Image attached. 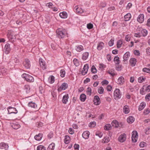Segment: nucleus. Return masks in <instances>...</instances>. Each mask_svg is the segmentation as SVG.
I'll return each instance as SVG.
<instances>
[{
    "label": "nucleus",
    "mask_w": 150,
    "mask_h": 150,
    "mask_svg": "<svg viewBox=\"0 0 150 150\" xmlns=\"http://www.w3.org/2000/svg\"><path fill=\"white\" fill-rule=\"evenodd\" d=\"M7 37L9 40L12 42L14 41L16 39L15 33L11 30L8 31Z\"/></svg>",
    "instance_id": "obj_1"
},
{
    "label": "nucleus",
    "mask_w": 150,
    "mask_h": 150,
    "mask_svg": "<svg viewBox=\"0 0 150 150\" xmlns=\"http://www.w3.org/2000/svg\"><path fill=\"white\" fill-rule=\"evenodd\" d=\"M56 33L58 37L59 38H63L66 35V32L64 30L58 29L57 30Z\"/></svg>",
    "instance_id": "obj_2"
},
{
    "label": "nucleus",
    "mask_w": 150,
    "mask_h": 150,
    "mask_svg": "<svg viewBox=\"0 0 150 150\" xmlns=\"http://www.w3.org/2000/svg\"><path fill=\"white\" fill-rule=\"evenodd\" d=\"M121 97V93L119 89H116L114 93V97L116 100H118L120 99Z\"/></svg>",
    "instance_id": "obj_3"
},
{
    "label": "nucleus",
    "mask_w": 150,
    "mask_h": 150,
    "mask_svg": "<svg viewBox=\"0 0 150 150\" xmlns=\"http://www.w3.org/2000/svg\"><path fill=\"white\" fill-rule=\"evenodd\" d=\"M22 77L25 79L26 81L29 82H33L34 81V79L32 76L28 74H27L25 73L23 74L22 75Z\"/></svg>",
    "instance_id": "obj_4"
},
{
    "label": "nucleus",
    "mask_w": 150,
    "mask_h": 150,
    "mask_svg": "<svg viewBox=\"0 0 150 150\" xmlns=\"http://www.w3.org/2000/svg\"><path fill=\"white\" fill-rule=\"evenodd\" d=\"M68 87L67 84L65 83H63L61 86L58 87V91H61L62 90H65Z\"/></svg>",
    "instance_id": "obj_5"
},
{
    "label": "nucleus",
    "mask_w": 150,
    "mask_h": 150,
    "mask_svg": "<svg viewBox=\"0 0 150 150\" xmlns=\"http://www.w3.org/2000/svg\"><path fill=\"white\" fill-rule=\"evenodd\" d=\"M8 114L14 113L16 114L18 111L16 108L11 107H9L8 108Z\"/></svg>",
    "instance_id": "obj_6"
},
{
    "label": "nucleus",
    "mask_w": 150,
    "mask_h": 150,
    "mask_svg": "<svg viewBox=\"0 0 150 150\" xmlns=\"http://www.w3.org/2000/svg\"><path fill=\"white\" fill-rule=\"evenodd\" d=\"M23 64L25 67L26 69H29L30 67V62L29 60L26 59L23 62Z\"/></svg>",
    "instance_id": "obj_7"
},
{
    "label": "nucleus",
    "mask_w": 150,
    "mask_h": 150,
    "mask_svg": "<svg viewBox=\"0 0 150 150\" xmlns=\"http://www.w3.org/2000/svg\"><path fill=\"white\" fill-rule=\"evenodd\" d=\"M126 139V135L125 134H123L120 136L118 138V140L119 142H123L125 141Z\"/></svg>",
    "instance_id": "obj_8"
},
{
    "label": "nucleus",
    "mask_w": 150,
    "mask_h": 150,
    "mask_svg": "<svg viewBox=\"0 0 150 150\" xmlns=\"http://www.w3.org/2000/svg\"><path fill=\"white\" fill-rule=\"evenodd\" d=\"M4 53L6 54H8L11 50L10 45L8 43H7L5 45L4 48Z\"/></svg>",
    "instance_id": "obj_9"
},
{
    "label": "nucleus",
    "mask_w": 150,
    "mask_h": 150,
    "mask_svg": "<svg viewBox=\"0 0 150 150\" xmlns=\"http://www.w3.org/2000/svg\"><path fill=\"white\" fill-rule=\"evenodd\" d=\"M93 102L95 105H98L100 104V100L98 96H94Z\"/></svg>",
    "instance_id": "obj_10"
},
{
    "label": "nucleus",
    "mask_w": 150,
    "mask_h": 150,
    "mask_svg": "<svg viewBox=\"0 0 150 150\" xmlns=\"http://www.w3.org/2000/svg\"><path fill=\"white\" fill-rule=\"evenodd\" d=\"M88 69V64H85L83 67V69L81 72V74L82 75H85L87 72Z\"/></svg>",
    "instance_id": "obj_11"
},
{
    "label": "nucleus",
    "mask_w": 150,
    "mask_h": 150,
    "mask_svg": "<svg viewBox=\"0 0 150 150\" xmlns=\"http://www.w3.org/2000/svg\"><path fill=\"white\" fill-rule=\"evenodd\" d=\"M144 20V15L143 14H140L137 18V21L140 23H142Z\"/></svg>",
    "instance_id": "obj_12"
},
{
    "label": "nucleus",
    "mask_w": 150,
    "mask_h": 150,
    "mask_svg": "<svg viewBox=\"0 0 150 150\" xmlns=\"http://www.w3.org/2000/svg\"><path fill=\"white\" fill-rule=\"evenodd\" d=\"M39 63L41 67L43 70L46 69L45 63L43 61V60L42 58H40L39 59Z\"/></svg>",
    "instance_id": "obj_13"
},
{
    "label": "nucleus",
    "mask_w": 150,
    "mask_h": 150,
    "mask_svg": "<svg viewBox=\"0 0 150 150\" xmlns=\"http://www.w3.org/2000/svg\"><path fill=\"white\" fill-rule=\"evenodd\" d=\"M74 9L76 10V13L79 14H81L83 12V10L81 8L77 6L75 7Z\"/></svg>",
    "instance_id": "obj_14"
},
{
    "label": "nucleus",
    "mask_w": 150,
    "mask_h": 150,
    "mask_svg": "<svg viewBox=\"0 0 150 150\" xmlns=\"http://www.w3.org/2000/svg\"><path fill=\"white\" fill-rule=\"evenodd\" d=\"M89 132L88 131H86L83 133L82 136L83 138L85 139H87L89 138Z\"/></svg>",
    "instance_id": "obj_15"
},
{
    "label": "nucleus",
    "mask_w": 150,
    "mask_h": 150,
    "mask_svg": "<svg viewBox=\"0 0 150 150\" xmlns=\"http://www.w3.org/2000/svg\"><path fill=\"white\" fill-rule=\"evenodd\" d=\"M8 148V144L4 143H0V149H4L7 150Z\"/></svg>",
    "instance_id": "obj_16"
},
{
    "label": "nucleus",
    "mask_w": 150,
    "mask_h": 150,
    "mask_svg": "<svg viewBox=\"0 0 150 150\" xmlns=\"http://www.w3.org/2000/svg\"><path fill=\"white\" fill-rule=\"evenodd\" d=\"M124 79L123 76H121L118 78L117 83L120 85H122L124 83Z\"/></svg>",
    "instance_id": "obj_17"
},
{
    "label": "nucleus",
    "mask_w": 150,
    "mask_h": 150,
    "mask_svg": "<svg viewBox=\"0 0 150 150\" xmlns=\"http://www.w3.org/2000/svg\"><path fill=\"white\" fill-rule=\"evenodd\" d=\"M104 46V44L103 42H99L98 45L97 49L98 50H102Z\"/></svg>",
    "instance_id": "obj_18"
},
{
    "label": "nucleus",
    "mask_w": 150,
    "mask_h": 150,
    "mask_svg": "<svg viewBox=\"0 0 150 150\" xmlns=\"http://www.w3.org/2000/svg\"><path fill=\"white\" fill-rule=\"evenodd\" d=\"M69 98L68 95L66 94L64 95L62 98V102L64 104H66L68 101V99Z\"/></svg>",
    "instance_id": "obj_19"
},
{
    "label": "nucleus",
    "mask_w": 150,
    "mask_h": 150,
    "mask_svg": "<svg viewBox=\"0 0 150 150\" xmlns=\"http://www.w3.org/2000/svg\"><path fill=\"white\" fill-rule=\"evenodd\" d=\"M131 17V16L130 13H128L124 16V20L125 21H129Z\"/></svg>",
    "instance_id": "obj_20"
},
{
    "label": "nucleus",
    "mask_w": 150,
    "mask_h": 150,
    "mask_svg": "<svg viewBox=\"0 0 150 150\" xmlns=\"http://www.w3.org/2000/svg\"><path fill=\"white\" fill-rule=\"evenodd\" d=\"M136 62V59L134 58H132L130 60V63L132 67L134 66L135 65Z\"/></svg>",
    "instance_id": "obj_21"
},
{
    "label": "nucleus",
    "mask_w": 150,
    "mask_h": 150,
    "mask_svg": "<svg viewBox=\"0 0 150 150\" xmlns=\"http://www.w3.org/2000/svg\"><path fill=\"white\" fill-rule=\"evenodd\" d=\"M75 49L78 52H80L83 50L84 49L82 45H79L76 46Z\"/></svg>",
    "instance_id": "obj_22"
},
{
    "label": "nucleus",
    "mask_w": 150,
    "mask_h": 150,
    "mask_svg": "<svg viewBox=\"0 0 150 150\" xmlns=\"http://www.w3.org/2000/svg\"><path fill=\"white\" fill-rule=\"evenodd\" d=\"M130 56V53L129 52H127L125 53L123 56L124 60L125 61H127L129 59Z\"/></svg>",
    "instance_id": "obj_23"
},
{
    "label": "nucleus",
    "mask_w": 150,
    "mask_h": 150,
    "mask_svg": "<svg viewBox=\"0 0 150 150\" xmlns=\"http://www.w3.org/2000/svg\"><path fill=\"white\" fill-rule=\"evenodd\" d=\"M70 141V138L69 136L68 135H66L65 136L64 141L65 144H69V143Z\"/></svg>",
    "instance_id": "obj_24"
},
{
    "label": "nucleus",
    "mask_w": 150,
    "mask_h": 150,
    "mask_svg": "<svg viewBox=\"0 0 150 150\" xmlns=\"http://www.w3.org/2000/svg\"><path fill=\"white\" fill-rule=\"evenodd\" d=\"M89 56V53L87 52H84L83 54L82 59L83 60H86L88 58Z\"/></svg>",
    "instance_id": "obj_25"
},
{
    "label": "nucleus",
    "mask_w": 150,
    "mask_h": 150,
    "mask_svg": "<svg viewBox=\"0 0 150 150\" xmlns=\"http://www.w3.org/2000/svg\"><path fill=\"white\" fill-rule=\"evenodd\" d=\"M55 144L54 143H52L50 144L47 149V150H53L55 147Z\"/></svg>",
    "instance_id": "obj_26"
},
{
    "label": "nucleus",
    "mask_w": 150,
    "mask_h": 150,
    "mask_svg": "<svg viewBox=\"0 0 150 150\" xmlns=\"http://www.w3.org/2000/svg\"><path fill=\"white\" fill-rule=\"evenodd\" d=\"M59 16L62 18H65L67 17V14L66 12L63 11L59 13Z\"/></svg>",
    "instance_id": "obj_27"
},
{
    "label": "nucleus",
    "mask_w": 150,
    "mask_h": 150,
    "mask_svg": "<svg viewBox=\"0 0 150 150\" xmlns=\"http://www.w3.org/2000/svg\"><path fill=\"white\" fill-rule=\"evenodd\" d=\"M111 124L113 127L117 128L118 127L119 124L117 121L115 120L112 122Z\"/></svg>",
    "instance_id": "obj_28"
},
{
    "label": "nucleus",
    "mask_w": 150,
    "mask_h": 150,
    "mask_svg": "<svg viewBox=\"0 0 150 150\" xmlns=\"http://www.w3.org/2000/svg\"><path fill=\"white\" fill-rule=\"evenodd\" d=\"M134 121V118L132 116H129L127 119V122L128 123L131 124Z\"/></svg>",
    "instance_id": "obj_29"
},
{
    "label": "nucleus",
    "mask_w": 150,
    "mask_h": 150,
    "mask_svg": "<svg viewBox=\"0 0 150 150\" xmlns=\"http://www.w3.org/2000/svg\"><path fill=\"white\" fill-rule=\"evenodd\" d=\"M42 137V134H39L38 135H35V139L37 141H40Z\"/></svg>",
    "instance_id": "obj_30"
},
{
    "label": "nucleus",
    "mask_w": 150,
    "mask_h": 150,
    "mask_svg": "<svg viewBox=\"0 0 150 150\" xmlns=\"http://www.w3.org/2000/svg\"><path fill=\"white\" fill-rule=\"evenodd\" d=\"M110 138L109 137H105L102 139V142L103 143H107L109 142Z\"/></svg>",
    "instance_id": "obj_31"
},
{
    "label": "nucleus",
    "mask_w": 150,
    "mask_h": 150,
    "mask_svg": "<svg viewBox=\"0 0 150 150\" xmlns=\"http://www.w3.org/2000/svg\"><path fill=\"white\" fill-rule=\"evenodd\" d=\"M146 105V104L144 102H143L141 103L139 108V111L143 109Z\"/></svg>",
    "instance_id": "obj_32"
},
{
    "label": "nucleus",
    "mask_w": 150,
    "mask_h": 150,
    "mask_svg": "<svg viewBox=\"0 0 150 150\" xmlns=\"http://www.w3.org/2000/svg\"><path fill=\"white\" fill-rule=\"evenodd\" d=\"M28 106L32 108H35L37 106V105L34 102H30L28 104Z\"/></svg>",
    "instance_id": "obj_33"
},
{
    "label": "nucleus",
    "mask_w": 150,
    "mask_h": 150,
    "mask_svg": "<svg viewBox=\"0 0 150 150\" xmlns=\"http://www.w3.org/2000/svg\"><path fill=\"white\" fill-rule=\"evenodd\" d=\"M124 112L125 114H127L129 112V109L128 106L125 105L123 108Z\"/></svg>",
    "instance_id": "obj_34"
},
{
    "label": "nucleus",
    "mask_w": 150,
    "mask_h": 150,
    "mask_svg": "<svg viewBox=\"0 0 150 150\" xmlns=\"http://www.w3.org/2000/svg\"><path fill=\"white\" fill-rule=\"evenodd\" d=\"M86 98V96L84 94H81L80 96V100L82 102H84L85 101Z\"/></svg>",
    "instance_id": "obj_35"
},
{
    "label": "nucleus",
    "mask_w": 150,
    "mask_h": 150,
    "mask_svg": "<svg viewBox=\"0 0 150 150\" xmlns=\"http://www.w3.org/2000/svg\"><path fill=\"white\" fill-rule=\"evenodd\" d=\"M49 82L50 83H52L54 81V77L53 76H51L49 79Z\"/></svg>",
    "instance_id": "obj_36"
},
{
    "label": "nucleus",
    "mask_w": 150,
    "mask_h": 150,
    "mask_svg": "<svg viewBox=\"0 0 150 150\" xmlns=\"http://www.w3.org/2000/svg\"><path fill=\"white\" fill-rule=\"evenodd\" d=\"M119 57L117 56L115 57L114 59V61L116 64H119L120 63Z\"/></svg>",
    "instance_id": "obj_37"
},
{
    "label": "nucleus",
    "mask_w": 150,
    "mask_h": 150,
    "mask_svg": "<svg viewBox=\"0 0 150 150\" xmlns=\"http://www.w3.org/2000/svg\"><path fill=\"white\" fill-rule=\"evenodd\" d=\"M141 32L142 35L144 37L146 36L147 34V31L145 29H142L141 31Z\"/></svg>",
    "instance_id": "obj_38"
},
{
    "label": "nucleus",
    "mask_w": 150,
    "mask_h": 150,
    "mask_svg": "<svg viewBox=\"0 0 150 150\" xmlns=\"http://www.w3.org/2000/svg\"><path fill=\"white\" fill-rule=\"evenodd\" d=\"M45 148L43 146L40 145L37 147V150H46Z\"/></svg>",
    "instance_id": "obj_39"
},
{
    "label": "nucleus",
    "mask_w": 150,
    "mask_h": 150,
    "mask_svg": "<svg viewBox=\"0 0 150 150\" xmlns=\"http://www.w3.org/2000/svg\"><path fill=\"white\" fill-rule=\"evenodd\" d=\"M104 128L105 130H109L111 129V126L110 124H107L105 125L104 127Z\"/></svg>",
    "instance_id": "obj_40"
},
{
    "label": "nucleus",
    "mask_w": 150,
    "mask_h": 150,
    "mask_svg": "<svg viewBox=\"0 0 150 150\" xmlns=\"http://www.w3.org/2000/svg\"><path fill=\"white\" fill-rule=\"evenodd\" d=\"M132 137L138 138V135L137 132L136 131H133L132 133Z\"/></svg>",
    "instance_id": "obj_41"
},
{
    "label": "nucleus",
    "mask_w": 150,
    "mask_h": 150,
    "mask_svg": "<svg viewBox=\"0 0 150 150\" xmlns=\"http://www.w3.org/2000/svg\"><path fill=\"white\" fill-rule=\"evenodd\" d=\"M12 126L14 129H17L20 127V126L18 124H13Z\"/></svg>",
    "instance_id": "obj_42"
},
{
    "label": "nucleus",
    "mask_w": 150,
    "mask_h": 150,
    "mask_svg": "<svg viewBox=\"0 0 150 150\" xmlns=\"http://www.w3.org/2000/svg\"><path fill=\"white\" fill-rule=\"evenodd\" d=\"M145 79V78L143 76H141L138 78V81L139 83H142L144 81Z\"/></svg>",
    "instance_id": "obj_43"
},
{
    "label": "nucleus",
    "mask_w": 150,
    "mask_h": 150,
    "mask_svg": "<svg viewBox=\"0 0 150 150\" xmlns=\"http://www.w3.org/2000/svg\"><path fill=\"white\" fill-rule=\"evenodd\" d=\"M91 89L90 87L87 88L86 91L87 94L89 96H90L91 94Z\"/></svg>",
    "instance_id": "obj_44"
},
{
    "label": "nucleus",
    "mask_w": 150,
    "mask_h": 150,
    "mask_svg": "<svg viewBox=\"0 0 150 150\" xmlns=\"http://www.w3.org/2000/svg\"><path fill=\"white\" fill-rule=\"evenodd\" d=\"M122 40H119L117 43V48H120L122 46Z\"/></svg>",
    "instance_id": "obj_45"
},
{
    "label": "nucleus",
    "mask_w": 150,
    "mask_h": 150,
    "mask_svg": "<svg viewBox=\"0 0 150 150\" xmlns=\"http://www.w3.org/2000/svg\"><path fill=\"white\" fill-rule=\"evenodd\" d=\"M60 76L62 77H64L65 76V72L64 69H61L60 70Z\"/></svg>",
    "instance_id": "obj_46"
},
{
    "label": "nucleus",
    "mask_w": 150,
    "mask_h": 150,
    "mask_svg": "<svg viewBox=\"0 0 150 150\" xmlns=\"http://www.w3.org/2000/svg\"><path fill=\"white\" fill-rule=\"evenodd\" d=\"M104 91V89L102 87H100L98 89V92L100 94L103 93Z\"/></svg>",
    "instance_id": "obj_47"
},
{
    "label": "nucleus",
    "mask_w": 150,
    "mask_h": 150,
    "mask_svg": "<svg viewBox=\"0 0 150 150\" xmlns=\"http://www.w3.org/2000/svg\"><path fill=\"white\" fill-rule=\"evenodd\" d=\"M24 88V89L25 90L26 93H28L29 92L30 89V88L29 86L28 85H25Z\"/></svg>",
    "instance_id": "obj_48"
},
{
    "label": "nucleus",
    "mask_w": 150,
    "mask_h": 150,
    "mask_svg": "<svg viewBox=\"0 0 150 150\" xmlns=\"http://www.w3.org/2000/svg\"><path fill=\"white\" fill-rule=\"evenodd\" d=\"M73 62L74 64L76 66H78L79 65V63L78 60L76 59H74L73 60Z\"/></svg>",
    "instance_id": "obj_49"
},
{
    "label": "nucleus",
    "mask_w": 150,
    "mask_h": 150,
    "mask_svg": "<svg viewBox=\"0 0 150 150\" xmlns=\"http://www.w3.org/2000/svg\"><path fill=\"white\" fill-rule=\"evenodd\" d=\"M91 71L93 73H95L97 72V70L94 66H93L91 68Z\"/></svg>",
    "instance_id": "obj_50"
},
{
    "label": "nucleus",
    "mask_w": 150,
    "mask_h": 150,
    "mask_svg": "<svg viewBox=\"0 0 150 150\" xmlns=\"http://www.w3.org/2000/svg\"><path fill=\"white\" fill-rule=\"evenodd\" d=\"M114 39H112L108 42V44L110 46H112L114 44Z\"/></svg>",
    "instance_id": "obj_51"
},
{
    "label": "nucleus",
    "mask_w": 150,
    "mask_h": 150,
    "mask_svg": "<svg viewBox=\"0 0 150 150\" xmlns=\"http://www.w3.org/2000/svg\"><path fill=\"white\" fill-rule=\"evenodd\" d=\"M143 71L144 72H146L150 74V69L147 68H144L143 69Z\"/></svg>",
    "instance_id": "obj_52"
},
{
    "label": "nucleus",
    "mask_w": 150,
    "mask_h": 150,
    "mask_svg": "<svg viewBox=\"0 0 150 150\" xmlns=\"http://www.w3.org/2000/svg\"><path fill=\"white\" fill-rule=\"evenodd\" d=\"M96 125V123L95 122H92L90 123L89 126L91 127H94Z\"/></svg>",
    "instance_id": "obj_53"
},
{
    "label": "nucleus",
    "mask_w": 150,
    "mask_h": 150,
    "mask_svg": "<svg viewBox=\"0 0 150 150\" xmlns=\"http://www.w3.org/2000/svg\"><path fill=\"white\" fill-rule=\"evenodd\" d=\"M146 143L144 142H142L139 144V146L141 147H144L145 146H146Z\"/></svg>",
    "instance_id": "obj_54"
},
{
    "label": "nucleus",
    "mask_w": 150,
    "mask_h": 150,
    "mask_svg": "<svg viewBox=\"0 0 150 150\" xmlns=\"http://www.w3.org/2000/svg\"><path fill=\"white\" fill-rule=\"evenodd\" d=\"M150 112V110L149 108L147 109L146 110H145L144 112V113L145 115H146L148 114Z\"/></svg>",
    "instance_id": "obj_55"
},
{
    "label": "nucleus",
    "mask_w": 150,
    "mask_h": 150,
    "mask_svg": "<svg viewBox=\"0 0 150 150\" xmlns=\"http://www.w3.org/2000/svg\"><path fill=\"white\" fill-rule=\"evenodd\" d=\"M87 28L88 29H91L93 28V25L91 23H88L87 24Z\"/></svg>",
    "instance_id": "obj_56"
},
{
    "label": "nucleus",
    "mask_w": 150,
    "mask_h": 150,
    "mask_svg": "<svg viewBox=\"0 0 150 150\" xmlns=\"http://www.w3.org/2000/svg\"><path fill=\"white\" fill-rule=\"evenodd\" d=\"M108 83V81L105 80L102 81L101 84L102 85H104L105 84L107 85Z\"/></svg>",
    "instance_id": "obj_57"
},
{
    "label": "nucleus",
    "mask_w": 150,
    "mask_h": 150,
    "mask_svg": "<svg viewBox=\"0 0 150 150\" xmlns=\"http://www.w3.org/2000/svg\"><path fill=\"white\" fill-rule=\"evenodd\" d=\"M79 144H75L74 145V148L75 150H79Z\"/></svg>",
    "instance_id": "obj_58"
},
{
    "label": "nucleus",
    "mask_w": 150,
    "mask_h": 150,
    "mask_svg": "<svg viewBox=\"0 0 150 150\" xmlns=\"http://www.w3.org/2000/svg\"><path fill=\"white\" fill-rule=\"evenodd\" d=\"M134 53L135 55H137L138 56L140 54L139 51L137 50H135L134 51Z\"/></svg>",
    "instance_id": "obj_59"
},
{
    "label": "nucleus",
    "mask_w": 150,
    "mask_h": 150,
    "mask_svg": "<svg viewBox=\"0 0 150 150\" xmlns=\"http://www.w3.org/2000/svg\"><path fill=\"white\" fill-rule=\"evenodd\" d=\"M132 3H129L127 6L126 8L128 9H129L132 7Z\"/></svg>",
    "instance_id": "obj_60"
},
{
    "label": "nucleus",
    "mask_w": 150,
    "mask_h": 150,
    "mask_svg": "<svg viewBox=\"0 0 150 150\" xmlns=\"http://www.w3.org/2000/svg\"><path fill=\"white\" fill-rule=\"evenodd\" d=\"M134 36L136 37H140L141 35L140 33H135Z\"/></svg>",
    "instance_id": "obj_61"
},
{
    "label": "nucleus",
    "mask_w": 150,
    "mask_h": 150,
    "mask_svg": "<svg viewBox=\"0 0 150 150\" xmlns=\"http://www.w3.org/2000/svg\"><path fill=\"white\" fill-rule=\"evenodd\" d=\"M130 39V37L129 35H127L126 36L125 40L127 41H129Z\"/></svg>",
    "instance_id": "obj_62"
},
{
    "label": "nucleus",
    "mask_w": 150,
    "mask_h": 150,
    "mask_svg": "<svg viewBox=\"0 0 150 150\" xmlns=\"http://www.w3.org/2000/svg\"><path fill=\"white\" fill-rule=\"evenodd\" d=\"M145 91L147 92L150 91V85H149L146 87Z\"/></svg>",
    "instance_id": "obj_63"
},
{
    "label": "nucleus",
    "mask_w": 150,
    "mask_h": 150,
    "mask_svg": "<svg viewBox=\"0 0 150 150\" xmlns=\"http://www.w3.org/2000/svg\"><path fill=\"white\" fill-rule=\"evenodd\" d=\"M146 99H147L148 100H150V93L147 94L145 97Z\"/></svg>",
    "instance_id": "obj_64"
}]
</instances>
